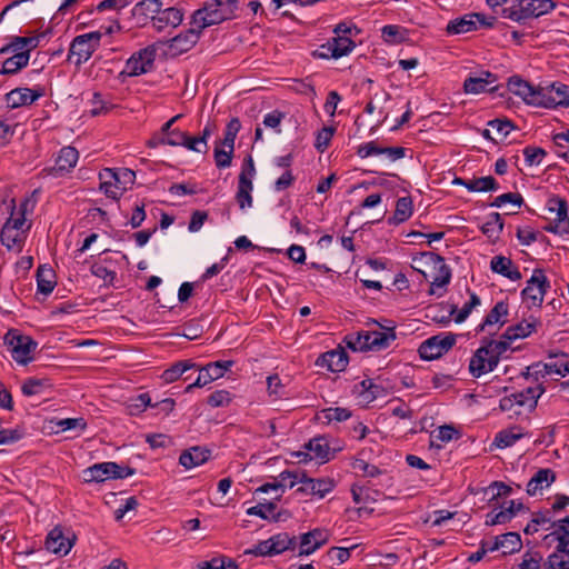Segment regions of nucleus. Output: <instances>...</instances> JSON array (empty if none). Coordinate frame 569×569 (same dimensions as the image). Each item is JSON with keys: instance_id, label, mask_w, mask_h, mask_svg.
Wrapping results in <instances>:
<instances>
[{"instance_id": "nucleus-1", "label": "nucleus", "mask_w": 569, "mask_h": 569, "mask_svg": "<svg viewBox=\"0 0 569 569\" xmlns=\"http://www.w3.org/2000/svg\"><path fill=\"white\" fill-rule=\"evenodd\" d=\"M237 9V0H207L200 9L193 12L191 26H196L202 31L207 27L233 18Z\"/></svg>"}, {"instance_id": "nucleus-2", "label": "nucleus", "mask_w": 569, "mask_h": 569, "mask_svg": "<svg viewBox=\"0 0 569 569\" xmlns=\"http://www.w3.org/2000/svg\"><path fill=\"white\" fill-rule=\"evenodd\" d=\"M99 179L100 190L108 198L117 200L134 183L136 172L128 168H104Z\"/></svg>"}, {"instance_id": "nucleus-3", "label": "nucleus", "mask_w": 569, "mask_h": 569, "mask_svg": "<svg viewBox=\"0 0 569 569\" xmlns=\"http://www.w3.org/2000/svg\"><path fill=\"white\" fill-rule=\"evenodd\" d=\"M543 392L545 388L537 382L535 386H527L521 391L502 397L499 407L502 411L512 412L513 415L532 411Z\"/></svg>"}, {"instance_id": "nucleus-4", "label": "nucleus", "mask_w": 569, "mask_h": 569, "mask_svg": "<svg viewBox=\"0 0 569 569\" xmlns=\"http://www.w3.org/2000/svg\"><path fill=\"white\" fill-rule=\"evenodd\" d=\"M550 288V282L542 269H535L526 287L521 291V298L528 307H541L545 296Z\"/></svg>"}, {"instance_id": "nucleus-5", "label": "nucleus", "mask_w": 569, "mask_h": 569, "mask_svg": "<svg viewBox=\"0 0 569 569\" xmlns=\"http://www.w3.org/2000/svg\"><path fill=\"white\" fill-rule=\"evenodd\" d=\"M256 174L254 162L251 156H248L244 160L241 172L238 178V187L236 192V200L241 210L251 208L253 203L252 191L253 183L252 179Z\"/></svg>"}, {"instance_id": "nucleus-6", "label": "nucleus", "mask_w": 569, "mask_h": 569, "mask_svg": "<svg viewBox=\"0 0 569 569\" xmlns=\"http://www.w3.org/2000/svg\"><path fill=\"white\" fill-rule=\"evenodd\" d=\"M553 8L555 3L552 0H530L526 4L521 1L518 7L502 9V17L521 22L529 18L546 14Z\"/></svg>"}, {"instance_id": "nucleus-7", "label": "nucleus", "mask_w": 569, "mask_h": 569, "mask_svg": "<svg viewBox=\"0 0 569 569\" xmlns=\"http://www.w3.org/2000/svg\"><path fill=\"white\" fill-rule=\"evenodd\" d=\"M101 36L99 31L77 36L70 44L69 60L76 57V64L88 61L100 46Z\"/></svg>"}, {"instance_id": "nucleus-8", "label": "nucleus", "mask_w": 569, "mask_h": 569, "mask_svg": "<svg viewBox=\"0 0 569 569\" xmlns=\"http://www.w3.org/2000/svg\"><path fill=\"white\" fill-rule=\"evenodd\" d=\"M456 343L452 333H439L422 341L418 353L422 360H435L447 353Z\"/></svg>"}, {"instance_id": "nucleus-9", "label": "nucleus", "mask_w": 569, "mask_h": 569, "mask_svg": "<svg viewBox=\"0 0 569 569\" xmlns=\"http://www.w3.org/2000/svg\"><path fill=\"white\" fill-rule=\"evenodd\" d=\"M523 379L527 381L538 382L540 377H545L546 375H559L567 376L569 375V360L561 358L553 362L548 363H535L526 368V370L521 373Z\"/></svg>"}, {"instance_id": "nucleus-10", "label": "nucleus", "mask_w": 569, "mask_h": 569, "mask_svg": "<svg viewBox=\"0 0 569 569\" xmlns=\"http://www.w3.org/2000/svg\"><path fill=\"white\" fill-rule=\"evenodd\" d=\"M336 488V482L332 478H310L303 471L300 486L296 489V493L301 496H312L318 499L325 498Z\"/></svg>"}, {"instance_id": "nucleus-11", "label": "nucleus", "mask_w": 569, "mask_h": 569, "mask_svg": "<svg viewBox=\"0 0 569 569\" xmlns=\"http://www.w3.org/2000/svg\"><path fill=\"white\" fill-rule=\"evenodd\" d=\"M499 361L496 355L486 346L479 347L469 360V372L473 378H480L481 376L493 371Z\"/></svg>"}, {"instance_id": "nucleus-12", "label": "nucleus", "mask_w": 569, "mask_h": 569, "mask_svg": "<svg viewBox=\"0 0 569 569\" xmlns=\"http://www.w3.org/2000/svg\"><path fill=\"white\" fill-rule=\"evenodd\" d=\"M233 365L234 362L232 360H219L208 363L199 369V375L196 381L187 386L186 392H190L193 388L204 387L213 380L223 377V375L230 370Z\"/></svg>"}, {"instance_id": "nucleus-13", "label": "nucleus", "mask_w": 569, "mask_h": 569, "mask_svg": "<svg viewBox=\"0 0 569 569\" xmlns=\"http://www.w3.org/2000/svg\"><path fill=\"white\" fill-rule=\"evenodd\" d=\"M76 541V536L68 531L67 533L60 526L52 528L46 538V548L48 551L66 556L70 552Z\"/></svg>"}, {"instance_id": "nucleus-14", "label": "nucleus", "mask_w": 569, "mask_h": 569, "mask_svg": "<svg viewBox=\"0 0 569 569\" xmlns=\"http://www.w3.org/2000/svg\"><path fill=\"white\" fill-rule=\"evenodd\" d=\"M356 153L362 159L375 156H385L388 161L395 162L405 157L406 149L403 147H381L377 141L372 140L359 144Z\"/></svg>"}, {"instance_id": "nucleus-15", "label": "nucleus", "mask_w": 569, "mask_h": 569, "mask_svg": "<svg viewBox=\"0 0 569 569\" xmlns=\"http://www.w3.org/2000/svg\"><path fill=\"white\" fill-rule=\"evenodd\" d=\"M508 90L520 97L527 104H532L537 98L546 97V89L542 86L533 87L520 76H512L508 80Z\"/></svg>"}, {"instance_id": "nucleus-16", "label": "nucleus", "mask_w": 569, "mask_h": 569, "mask_svg": "<svg viewBox=\"0 0 569 569\" xmlns=\"http://www.w3.org/2000/svg\"><path fill=\"white\" fill-rule=\"evenodd\" d=\"M549 204V210L555 213V218L546 230L555 234L569 233L568 202L565 199L555 198Z\"/></svg>"}, {"instance_id": "nucleus-17", "label": "nucleus", "mask_w": 569, "mask_h": 569, "mask_svg": "<svg viewBox=\"0 0 569 569\" xmlns=\"http://www.w3.org/2000/svg\"><path fill=\"white\" fill-rule=\"evenodd\" d=\"M12 359L20 363L27 365L33 359L38 343L29 336L14 335L10 340Z\"/></svg>"}, {"instance_id": "nucleus-18", "label": "nucleus", "mask_w": 569, "mask_h": 569, "mask_svg": "<svg viewBox=\"0 0 569 569\" xmlns=\"http://www.w3.org/2000/svg\"><path fill=\"white\" fill-rule=\"evenodd\" d=\"M44 96L42 87L36 88H16L6 94L7 107L20 108L29 107L39 98Z\"/></svg>"}, {"instance_id": "nucleus-19", "label": "nucleus", "mask_w": 569, "mask_h": 569, "mask_svg": "<svg viewBox=\"0 0 569 569\" xmlns=\"http://www.w3.org/2000/svg\"><path fill=\"white\" fill-rule=\"evenodd\" d=\"M328 540L329 533L325 529L316 528L305 532L300 535L298 555L310 556L326 545Z\"/></svg>"}, {"instance_id": "nucleus-20", "label": "nucleus", "mask_w": 569, "mask_h": 569, "mask_svg": "<svg viewBox=\"0 0 569 569\" xmlns=\"http://www.w3.org/2000/svg\"><path fill=\"white\" fill-rule=\"evenodd\" d=\"M430 258L435 262L436 273L431 281L429 292L430 295H437L441 297L445 291V288L449 284L451 280V270L445 263V260L441 256L437 253H430Z\"/></svg>"}, {"instance_id": "nucleus-21", "label": "nucleus", "mask_w": 569, "mask_h": 569, "mask_svg": "<svg viewBox=\"0 0 569 569\" xmlns=\"http://www.w3.org/2000/svg\"><path fill=\"white\" fill-rule=\"evenodd\" d=\"M355 47L356 43L350 38L345 36H337L320 47L318 56L327 59H338L347 56L353 50Z\"/></svg>"}, {"instance_id": "nucleus-22", "label": "nucleus", "mask_w": 569, "mask_h": 569, "mask_svg": "<svg viewBox=\"0 0 569 569\" xmlns=\"http://www.w3.org/2000/svg\"><path fill=\"white\" fill-rule=\"evenodd\" d=\"M495 18L490 22L485 20V16L480 13L466 14L461 18L453 19L447 24L446 31L449 34H460L473 31L477 29V22L486 27H492Z\"/></svg>"}, {"instance_id": "nucleus-23", "label": "nucleus", "mask_w": 569, "mask_h": 569, "mask_svg": "<svg viewBox=\"0 0 569 569\" xmlns=\"http://www.w3.org/2000/svg\"><path fill=\"white\" fill-rule=\"evenodd\" d=\"M497 81V76L490 71L481 70L473 76L468 77L463 82L466 93H481L495 89L493 83Z\"/></svg>"}, {"instance_id": "nucleus-24", "label": "nucleus", "mask_w": 569, "mask_h": 569, "mask_svg": "<svg viewBox=\"0 0 569 569\" xmlns=\"http://www.w3.org/2000/svg\"><path fill=\"white\" fill-rule=\"evenodd\" d=\"M546 97H540L539 107H568L569 106V86L553 82L547 87Z\"/></svg>"}, {"instance_id": "nucleus-25", "label": "nucleus", "mask_w": 569, "mask_h": 569, "mask_svg": "<svg viewBox=\"0 0 569 569\" xmlns=\"http://www.w3.org/2000/svg\"><path fill=\"white\" fill-rule=\"evenodd\" d=\"M351 468L358 476H361V477H366V478L382 477L380 485L383 487L389 488L393 485V478L390 475H388L385 470L380 469L379 467L367 462L362 458H355L351 461Z\"/></svg>"}, {"instance_id": "nucleus-26", "label": "nucleus", "mask_w": 569, "mask_h": 569, "mask_svg": "<svg viewBox=\"0 0 569 569\" xmlns=\"http://www.w3.org/2000/svg\"><path fill=\"white\" fill-rule=\"evenodd\" d=\"M117 469H119L117 462L107 461L94 463L82 471L83 480L86 482H103L109 479H114Z\"/></svg>"}, {"instance_id": "nucleus-27", "label": "nucleus", "mask_w": 569, "mask_h": 569, "mask_svg": "<svg viewBox=\"0 0 569 569\" xmlns=\"http://www.w3.org/2000/svg\"><path fill=\"white\" fill-rule=\"evenodd\" d=\"M201 30L191 26L187 31L176 36L170 40L169 48L174 54H180L189 51L199 40Z\"/></svg>"}, {"instance_id": "nucleus-28", "label": "nucleus", "mask_w": 569, "mask_h": 569, "mask_svg": "<svg viewBox=\"0 0 569 569\" xmlns=\"http://www.w3.org/2000/svg\"><path fill=\"white\" fill-rule=\"evenodd\" d=\"M183 20V12L181 9L170 7L164 10L160 9L159 13L151 17L153 27L161 31L167 27L176 28Z\"/></svg>"}, {"instance_id": "nucleus-29", "label": "nucleus", "mask_w": 569, "mask_h": 569, "mask_svg": "<svg viewBox=\"0 0 569 569\" xmlns=\"http://www.w3.org/2000/svg\"><path fill=\"white\" fill-rule=\"evenodd\" d=\"M542 327V322L535 318L529 317L521 322L510 326L506 330V338L509 340L523 339L529 337L531 333L537 332Z\"/></svg>"}, {"instance_id": "nucleus-30", "label": "nucleus", "mask_w": 569, "mask_h": 569, "mask_svg": "<svg viewBox=\"0 0 569 569\" xmlns=\"http://www.w3.org/2000/svg\"><path fill=\"white\" fill-rule=\"evenodd\" d=\"M308 449V453L305 452H297L296 456L298 458L303 456V461H306L307 457H309L310 460H318L320 462H327L330 459V449L328 441L325 438H313L311 439L308 445L306 446Z\"/></svg>"}, {"instance_id": "nucleus-31", "label": "nucleus", "mask_w": 569, "mask_h": 569, "mask_svg": "<svg viewBox=\"0 0 569 569\" xmlns=\"http://www.w3.org/2000/svg\"><path fill=\"white\" fill-rule=\"evenodd\" d=\"M521 548V538L517 532H507L500 536H497L493 541H491L490 548L495 551L501 550L502 555H511L519 551Z\"/></svg>"}, {"instance_id": "nucleus-32", "label": "nucleus", "mask_w": 569, "mask_h": 569, "mask_svg": "<svg viewBox=\"0 0 569 569\" xmlns=\"http://www.w3.org/2000/svg\"><path fill=\"white\" fill-rule=\"evenodd\" d=\"M508 313V303L506 301H498L476 330L478 332L483 331L487 327H492L496 325L498 328H500L506 323Z\"/></svg>"}, {"instance_id": "nucleus-33", "label": "nucleus", "mask_w": 569, "mask_h": 569, "mask_svg": "<svg viewBox=\"0 0 569 569\" xmlns=\"http://www.w3.org/2000/svg\"><path fill=\"white\" fill-rule=\"evenodd\" d=\"M210 453V450L203 447H191L181 452L179 463L186 469H192L208 461Z\"/></svg>"}, {"instance_id": "nucleus-34", "label": "nucleus", "mask_w": 569, "mask_h": 569, "mask_svg": "<svg viewBox=\"0 0 569 569\" xmlns=\"http://www.w3.org/2000/svg\"><path fill=\"white\" fill-rule=\"evenodd\" d=\"M556 480V472L549 468L539 469L528 481L526 491L529 496H536L548 488Z\"/></svg>"}, {"instance_id": "nucleus-35", "label": "nucleus", "mask_w": 569, "mask_h": 569, "mask_svg": "<svg viewBox=\"0 0 569 569\" xmlns=\"http://www.w3.org/2000/svg\"><path fill=\"white\" fill-rule=\"evenodd\" d=\"M490 268L495 273L501 274L511 281L521 279V272L508 257L495 256L490 261Z\"/></svg>"}, {"instance_id": "nucleus-36", "label": "nucleus", "mask_w": 569, "mask_h": 569, "mask_svg": "<svg viewBox=\"0 0 569 569\" xmlns=\"http://www.w3.org/2000/svg\"><path fill=\"white\" fill-rule=\"evenodd\" d=\"M321 366L332 372H340L348 366V357L343 349L327 351L321 356Z\"/></svg>"}, {"instance_id": "nucleus-37", "label": "nucleus", "mask_w": 569, "mask_h": 569, "mask_svg": "<svg viewBox=\"0 0 569 569\" xmlns=\"http://www.w3.org/2000/svg\"><path fill=\"white\" fill-rule=\"evenodd\" d=\"M79 153L73 147H63L56 159V173L69 172L78 162Z\"/></svg>"}, {"instance_id": "nucleus-38", "label": "nucleus", "mask_w": 569, "mask_h": 569, "mask_svg": "<svg viewBox=\"0 0 569 569\" xmlns=\"http://www.w3.org/2000/svg\"><path fill=\"white\" fill-rule=\"evenodd\" d=\"M503 220L499 212H491L488 214L486 221L480 226L481 232L491 242H496L503 230Z\"/></svg>"}, {"instance_id": "nucleus-39", "label": "nucleus", "mask_w": 569, "mask_h": 569, "mask_svg": "<svg viewBox=\"0 0 569 569\" xmlns=\"http://www.w3.org/2000/svg\"><path fill=\"white\" fill-rule=\"evenodd\" d=\"M0 240L9 250L21 251L26 240L24 230H14L13 227L3 226L0 233Z\"/></svg>"}, {"instance_id": "nucleus-40", "label": "nucleus", "mask_w": 569, "mask_h": 569, "mask_svg": "<svg viewBox=\"0 0 569 569\" xmlns=\"http://www.w3.org/2000/svg\"><path fill=\"white\" fill-rule=\"evenodd\" d=\"M370 350H382L396 340L395 328H383L382 330H369Z\"/></svg>"}, {"instance_id": "nucleus-41", "label": "nucleus", "mask_w": 569, "mask_h": 569, "mask_svg": "<svg viewBox=\"0 0 569 569\" xmlns=\"http://www.w3.org/2000/svg\"><path fill=\"white\" fill-rule=\"evenodd\" d=\"M157 49L154 46H148L134 52L130 58L137 60V71L140 74L149 72L154 64Z\"/></svg>"}, {"instance_id": "nucleus-42", "label": "nucleus", "mask_w": 569, "mask_h": 569, "mask_svg": "<svg viewBox=\"0 0 569 569\" xmlns=\"http://www.w3.org/2000/svg\"><path fill=\"white\" fill-rule=\"evenodd\" d=\"M269 542V550L272 556L280 555L287 550H293L296 547V538L290 537L287 532H280L267 539Z\"/></svg>"}, {"instance_id": "nucleus-43", "label": "nucleus", "mask_w": 569, "mask_h": 569, "mask_svg": "<svg viewBox=\"0 0 569 569\" xmlns=\"http://www.w3.org/2000/svg\"><path fill=\"white\" fill-rule=\"evenodd\" d=\"M162 8V0H138L132 8V16L141 18L143 21L151 19L152 16L159 13Z\"/></svg>"}, {"instance_id": "nucleus-44", "label": "nucleus", "mask_w": 569, "mask_h": 569, "mask_svg": "<svg viewBox=\"0 0 569 569\" xmlns=\"http://www.w3.org/2000/svg\"><path fill=\"white\" fill-rule=\"evenodd\" d=\"M523 436L525 433L522 432V429L518 426H515L499 431L495 437L493 445L497 448L505 449L513 446Z\"/></svg>"}, {"instance_id": "nucleus-45", "label": "nucleus", "mask_w": 569, "mask_h": 569, "mask_svg": "<svg viewBox=\"0 0 569 569\" xmlns=\"http://www.w3.org/2000/svg\"><path fill=\"white\" fill-rule=\"evenodd\" d=\"M56 276L52 268L40 266L37 270L38 292L48 296L56 287Z\"/></svg>"}, {"instance_id": "nucleus-46", "label": "nucleus", "mask_w": 569, "mask_h": 569, "mask_svg": "<svg viewBox=\"0 0 569 569\" xmlns=\"http://www.w3.org/2000/svg\"><path fill=\"white\" fill-rule=\"evenodd\" d=\"M194 368H197V365L191 360L177 361L161 373V379L166 383H172L177 381L186 371Z\"/></svg>"}, {"instance_id": "nucleus-47", "label": "nucleus", "mask_w": 569, "mask_h": 569, "mask_svg": "<svg viewBox=\"0 0 569 569\" xmlns=\"http://www.w3.org/2000/svg\"><path fill=\"white\" fill-rule=\"evenodd\" d=\"M516 517L515 500H510L509 507L499 510L493 509L486 515L485 523L487 526L502 525Z\"/></svg>"}, {"instance_id": "nucleus-48", "label": "nucleus", "mask_w": 569, "mask_h": 569, "mask_svg": "<svg viewBox=\"0 0 569 569\" xmlns=\"http://www.w3.org/2000/svg\"><path fill=\"white\" fill-rule=\"evenodd\" d=\"M462 186L470 192H487L499 189L497 180L491 176L475 178L468 181H461Z\"/></svg>"}, {"instance_id": "nucleus-49", "label": "nucleus", "mask_w": 569, "mask_h": 569, "mask_svg": "<svg viewBox=\"0 0 569 569\" xmlns=\"http://www.w3.org/2000/svg\"><path fill=\"white\" fill-rule=\"evenodd\" d=\"M413 213V203L411 197H401L397 200L393 216L389 223L399 224L407 221Z\"/></svg>"}, {"instance_id": "nucleus-50", "label": "nucleus", "mask_w": 569, "mask_h": 569, "mask_svg": "<svg viewBox=\"0 0 569 569\" xmlns=\"http://www.w3.org/2000/svg\"><path fill=\"white\" fill-rule=\"evenodd\" d=\"M52 385L47 378H28L21 386V391L26 397L38 396L50 389Z\"/></svg>"}, {"instance_id": "nucleus-51", "label": "nucleus", "mask_w": 569, "mask_h": 569, "mask_svg": "<svg viewBox=\"0 0 569 569\" xmlns=\"http://www.w3.org/2000/svg\"><path fill=\"white\" fill-rule=\"evenodd\" d=\"M369 330H361L348 333L343 341L352 351H368L370 350Z\"/></svg>"}, {"instance_id": "nucleus-52", "label": "nucleus", "mask_w": 569, "mask_h": 569, "mask_svg": "<svg viewBox=\"0 0 569 569\" xmlns=\"http://www.w3.org/2000/svg\"><path fill=\"white\" fill-rule=\"evenodd\" d=\"M29 62V50L16 52L12 57L4 60L0 73L13 74L27 67Z\"/></svg>"}, {"instance_id": "nucleus-53", "label": "nucleus", "mask_w": 569, "mask_h": 569, "mask_svg": "<svg viewBox=\"0 0 569 569\" xmlns=\"http://www.w3.org/2000/svg\"><path fill=\"white\" fill-rule=\"evenodd\" d=\"M350 417H351V411L347 408H340V407L326 408L319 415V419L325 423H331L333 421L342 422V421L348 420Z\"/></svg>"}, {"instance_id": "nucleus-54", "label": "nucleus", "mask_w": 569, "mask_h": 569, "mask_svg": "<svg viewBox=\"0 0 569 569\" xmlns=\"http://www.w3.org/2000/svg\"><path fill=\"white\" fill-rule=\"evenodd\" d=\"M38 43L39 39L36 37H13L10 43L0 49V53L22 50L26 47L28 48L27 50L30 51L31 49L37 48Z\"/></svg>"}, {"instance_id": "nucleus-55", "label": "nucleus", "mask_w": 569, "mask_h": 569, "mask_svg": "<svg viewBox=\"0 0 569 569\" xmlns=\"http://www.w3.org/2000/svg\"><path fill=\"white\" fill-rule=\"evenodd\" d=\"M302 475L303 471L301 470H283L282 472H280L277 479L280 485L281 491L283 492L286 489H291L297 485L300 486Z\"/></svg>"}, {"instance_id": "nucleus-56", "label": "nucleus", "mask_w": 569, "mask_h": 569, "mask_svg": "<svg viewBox=\"0 0 569 569\" xmlns=\"http://www.w3.org/2000/svg\"><path fill=\"white\" fill-rule=\"evenodd\" d=\"M552 517L550 510L538 511L532 515V519L525 528L526 535H533L538 532L539 527L546 523H551Z\"/></svg>"}, {"instance_id": "nucleus-57", "label": "nucleus", "mask_w": 569, "mask_h": 569, "mask_svg": "<svg viewBox=\"0 0 569 569\" xmlns=\"http://www.w3.org/2000/svg\"><path fill=\"white\" fill-rule=\"evenodd\" d=\"M355 548V546L351 548L332 547L327 551L326 558L331 563V566L342 565L350 558L351 550Z\"/></svg>"}, {"instance_id": "nucleus-58", "label": "nucleus", "mask_w": 569, "mask_h": 569, "mask_svg": "<svg viewBox=\"0 0 569 569\" xmlns=\"http://www.w3.org/2000/svg\"><path fill=\"white\" fill-rule=\"evenodd\" d=\"M60 431L78 430L82 433L87 429V421L84 418H63L56 422Z\"/></svg>"}, {"instance_id": "nucleus-59", "label": "nucleus", "mask_w": 569, "mask_h": 569, "mask_svg": "<svg viewBox=\"0 0 569 569\" xmlns=\"http://www.w3.org/2000/svg\"><path fill=\"white\" fill-rule=\"evenodd\" d=\"M480 303H481L480 298L475 292H470L469 301H467L462 306V308L458 310V312L455 316V322H457V323L463 322L469 317L471 311L476 307L480 306Z\"/></svg>"}, {"instance_id": "nucleus-60", "label": "nucleus", "mask_w": 569, "mask_h": 569, "mask_svg": "<svg viewBox=\"0 0 569 569\" xmlns=\"http://www.w3.org/2000/svg\"><path fill=\"white\" fill-rule=\"evenodd\" d=\"M336 129L333 127H323L317 132L315 148L319 152H325L329 147L330 141L335 134Z\"/></svg>"}, {"instance_id": "nucleus-61", "label": "nucleus", "mask_w": 569, "mask_h": 569, "mask_svg": "<svg viewBox=\"0 0 569 569\" xmlns=\"http://www.w3.org/2000/svg\"><path fill=\"white\" fill-rule=\"evenodd\" d=\"M513 340H509L506 338V331L500 337L499 340H491L486 346L496 355L498 361L500 358L511 348V342Z\"/></svg>"}, {"instance_id": "nucleus-62", "label": "nucleus", "mask_w": 569, "mask_h": 569, "mask_svg": "<svg viewBox=\"0 0 569 569\" xmlns=\"http://www.w3.org/2000/svg\"><path fill=\"white\" fill-rule=\"evenodd\" d=\"M523 156L528 166H538L542 162L547 152L545 149L539 147L527 146L523 149Z\"/></svg>"}, {"instance_id": "nucleus-63", "label": "nucleus", "mask_w": 569, "mask_h": 569, "mask_svg": "<svg viewBox=\"0 0 569 569\" xmlns=\"http://www.w3.org/2000/svg\"><path fill=\"white\" fill-rule=\"evenodd\" d=\"M90 270L94 277L102 279L106 286L113 284L117 277V272L114 270H111L101 263H93Z\"/></svg>"}, {"instance_id": "nucleus-64", "label": "nucleus", "mask_w": 569, "mask_h": 569, "mask_svg": "<svg viewBox=\"0 0 569 569\" xmlns=\"http://www.w3.org/2000/svg\"><path fill=\"white\" fill-rule=\"evenodd\" d=\"M545 569H569V555L551 553L545 563Z\"/></svg>"}]
</instances>
